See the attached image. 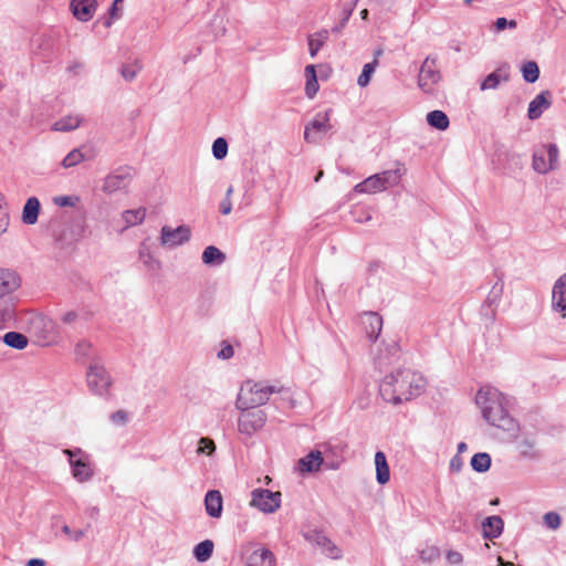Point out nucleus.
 <instances>
[{
	"label": "nucleus",
	"instance_id": "f257e3e1",
	"mask_svg": "<svg viewBox=\"0 0 566 566\" xmlns=\"http://www.w3.org/2000/svg\"><path fill=\"white\" fill-rule=\"evenodd\" d=\"M426 386L427 380L420 373L411 368H399L382 378L379 394L385 401L400 405L419 397Z\"/></svg>",
	"mask_w": 566,
	"mask_h": 566
},
{
	"label": "nucleus",
	"instance_id": "f03ea898",
	"mask_svg": "<svg viewBox=\"0 0 566 566\" xmlns=\"http://www.w3.org/2000/svg\"><path fill=\"white\" fill-rule=\"evenodd\" d=\"M475 402L491 426L509 432L512 437L516 436L518 422L509 413L507 398L501 391L494 387H483L478 391Z\"/></svg>",
	"mask_w": 566,
	"mask_h": 566
},
{
	"label": "nucleus",
	"instance_id": "7ed1b4c3",
	"mask_svg": "<svg viewBox=\"0 0 566 566\" xmlns=\"http://www.w3.org/2000/svg\"><path fill=\"white\" fill-rule=\"evenodd\" d=\"M273 394L282 395L281 398L283 401H286L290 407L294 406L292 395L289 389L266 381L247 380L240 388L235 407L238 409H247L249 407L258 408L266 403Z\"/></svg>",
	"mask_w": 566,
	"mask_h": 566
},
{
	"label": "nucleus",
	"instance_id": "20e7f679",
	"mask_svg": "<svg viewBox=\"0 0 566 566\" xmlns=\"http://www.w3.org/2000/svg\"><path fill=\"white\" fill-rule=\"evenodd\" d=\"M20 284V276L14 271L0 269V329L14 319L15 300L12 294Z\"/></svg>",
	"mask_w": 566,
	"mask_h": 566
},
{
	"label": "nucleus",
	"instance_id": "39448f33",
	"mask_svg": "<svg viewBox=\"0 0 566 566\" xmlns=\"http://www.w3.org/2000/svg\"><path fill=\"white\" fill-rule=\"evenodd\" d=\"M63 454L67 457L72 476L78 483L88 482L93 478L94 470L90 463V455L86 452L75 448L64 449Z\"/></svg>",
	"mask_w": 566,
	"mask_h": 566
},
{
	"label": "nucleus",
	"instance_id": "423d86ee",
	"mask_svg": "<svg viewBox=\"0 0 566 566\" xmlns=\"http://www.w3.org/2000/svg\"><path fill=\"white\" fill-rule=\"evenodd\" d=\"M240 410L241 413L238 418V430L240 433L251 437L264 427L268 420L265 411L253 407Z\"/></svg>",
	"mask_w": 566,
	"mask_h": 566
},
{
	"label": "nucleus",
	"instance_id": "0eeeda50",
	"mask_svg": "<svg viewBox=\"0 0 566 566\" xmlns=\"http://www.w3.org/2000/svg\"><path fill=\"white\" fill-rule=\"evenodd\" d=\"M437 62V56L429 55L426 57L419 70L418 86L427 94H432L436 90V85L441 80V73L438 70Z\"/></svg>",
	"mask_w": 566,
	"mask_h": 566
},
{
	"label": "nucleus",
	"instance_id": "6e6552de",
	"mask_svg": "<svg viewBox=\"0 0 566 566\" xmlns=\"http://www.w3.org/2000/svg\"><path fill=\"white\" fill-rule=\"evenodd\" d=\"M558 148L555 144L542 145L533 153L532 166L538 174H547L556 167Z\"/></svg>",
	"mask_w": 566,
	"mask_h": 566
},
{
	"label": "nucleus",
	"instance_id": "1a4fd4ad",
	"mask_svg": "<svg viewBox=\"0 0 566 566\" xmlns=\"http://www.w3.org/2000/svg\"><path fill=\"white\" fill-rule=\"evenodd\" d=\"M281 492H272L264 489H255L251 493L250 505L263 513H274L281 506Z\"/></svg>",
	"mask_w": 566,
	"mask_h": 566
},
{
	"label": "nucleus",
	"instance_id": "9d476101",
	"mask_svg": "<svg viewBox=\"0 0 566 566\" xmlns=\"http://www.w3.org/2000/svg\"><path fill=\"white\" fill-rule=\"evenodd\" d=\"M86 378L90 389L99 396L107 394L112 386V378L108 371L98 364L91 365Z\"/></svg>",
	"mask_w": 566,
	"mask_h": 566
},
{
	"label": "nucleus",
	"instance_id": "9b49d317",
	"mask_svg": "<svg viewBox=\"0 0 566 566\" xmlns=\"http://www.w3.org/2000/svg\"><path fill=\"white\" fill-rule=\"evenodd\" d=\"M133 180V169L122 167L105 177L102 190L105 193H114L126 190Z\"/></svg>",
	"mask_w": 566,
	"mask_h": 566
},
{
	"label": "nucleus",
	"instance_id": "f8f14e48",
	"mask_svg": "<svg viewBox=\"0 0 566 566\" xmlns=\"http://www.w3.org/2000/svg\"><path fill=\"white\" fill-rule=\"evenodd\" d=\"M329 114L331 111L317 113L314 119L305 126L304 139L307 143L316 144L327 134L332 127L329 124Z\"/></svg>",
	"mask_w": 566,
	"mask_h": 566
},
{
	"label": "nucleus",
	"instance_id": "ddd939ff",
	"mask_svg": "<svg viewBox=\"0 0 566 566\" xmlns=\"http://www.w3.org/2000/svg\"><path fill=\"white\" fill-rule=\"evenodd\" d=\"M191 231L188 226L171 228L164 226L160 230V243L164 247L176 248L190 240Z\"/></svg>",
	"mask_w": 566,
	"mask_h": 566
},
{
	"label": "nucleus",
	"instance_id": "4468645a",
	"mask_svg": "<svg viewBox=\"0 0 566 566\" xmlns=\"http://www.w3.org/2000/svg\"><path fill=\"white\" fill-rule=\"evenodd\" d=\"M516 449L520 457L526 460H537L542 457V451L534 434H523L516 442Z\"/></svg>",
	"mask_w": 566,
	"mask_h": 566
},
{
	"label": "nucleus",
	"instance_id": "2eb2a0df",
	"mask_svg": "<svg viewBox=\"0 0 566 566\" xmlns=\"http://www.w3.org/2000/svg\"><path fill=\"white\" fill-rule=\"evenodd\" d=\"M360 322L369 340H377L382 329V317L376 312H366L360 316Z\"/></svg>",
	"mask_w": 566,
	"mask_h": 566
},
{
	"label": "nucleus",
	"instance_id": "dca6fc26",
	"mask_svg": "<svg viewBox=\"0 0 566 566\" xmlns=\"http://www.w3.org/2000/svg\"><path fill=\"white\" fill-rule=\"evenodd\" d=\"M552 105V93L543 91L531 101L527 109V116L531 120H535L548 109Z\"/></svg>",
	"mask_w": 566,
	"mask_h": 566
},
{
	"label": "nucleus",
	"instance_id": "f3484780",
	"mask_svg": "<svg viewBox=\"0 0 566 566\" xmlns=\"http://www.w3.org/2000/svg\"><path fill=\"white\" fill-rule=\"evenodd\" d=\"M323 463V453L318 450H313L297 461V469L302 474L313 473L319 471Z\"/></svg>",
	"mask_w": 566,
	"mask_h": 566
},
{
	"label": "nucleus",
	"instance_id": "a211bd4d",
	"mask_svg": "<svg viewBox=\"0 0 566 566\" xmlns=\"http://www.w3.org/2000/svg\"><path fill=\"white\" fill-rule=\"evenodd\" d=\"M71 10L73 15L83 22L91 20L96 10V1L95 0H72L71 1Z\"/></svg>",
	"mask_w": 566,
	"mask_h": 566
},
{
	"label": "nucleus",
	"instance_id": "6ab92c4d",
	"mask_svg": "<svg viewBox=\"0 0 566 566\" xmlns=\"http://www.w3.org/2000/svg\"><path fill=\"white\" fill-rule=\"evenodd\" d=\"M552 307L554 311H566V273L554 283L552 291Z\"/></svg>",
	"mask_w": 566,
	"mask_h": 566
},
{
	"label": "nucleus",
	"instance_id": "aec40b11",
	"mask_svg": "<svg viewBox=\"0 0 566 566\" xmlns=\"http://www.w3.org/2000/svg\"><path fill=\"white\" fill-rule=\"evenodd\" d=\"M248 566H274V555L270 549L258 547L245 556Z\"/></svg>",
	"mask_w": 566,
	"mask_h": 566
},
{
	"label": "nucleus",
	"instance_id": "412c9836",
	"mask_svg": "<svg viewBox=\"0 0 566 566\" xmlns=\"http://www.w3.org/2000/svg\"><path fill=\"white\" fill-rule=\"evenodd\" d=\"M509 80L510 66L507 64H503L483 80L480 88L481 91L495 90L501 82H507Z\"/></svg>",
	"mask_w": 566,
	"mask_h": 566
},
{
	"label": "nucleus",
	"instance_id": "4be33fe9",
	"mask_svg": "<svg viewBox=\"0 0 566 566\" xmlns=\"http://www.w3.org/2000/svg\"><path fill=\"white\" fill-rule=\"evenodd\" d=\"M222 495L218 490H210L205 496V506L207 514L213 518H219L222 514Z\"/></svg>",
	"mask_w": 566,
	"mask_h": 566
},
{
	"label": "nucleus",
	"instance_id": "5701e85b",
	"mask_svg": "<svg viewBox=\"0 0 566 566\" xmlns=\"http://www.w3.org/2000/svg\"><path fill=\"white\" fill-rule=\"evenodd\" d=\"M503 527L504 523L500 516H489L482 523L483 537L488 539L497 538L502 534Z\"/></svg>",
	"mask_w": 566,
	"mask_h": 566
},
{
	"label": "nucleus",
	"instance_id": "b1692460",
	"mask_svg": "<svg viewBox=\"0 0 566 566\" xmlns=\"http://www.w3.org/2000/svg\"><path fill=\"white\" fill-rule=\"evenodd\" d=\"M354 190L359 193H377L385 191V187L381 182V178L378 174L369 176L364 181L357 184Z\"/></svg>",
	"mask_w": 566,
	"mask_h": 566
},
{
	"label": "nucleus",
	"instance_id": "393cba45",
	"mask_svg": "<svg viewBox=\"0 0 566 566\" xmlns=\"http://www.w3.org/2000/svg\"><path fill=\"white\" fill-rule=\"evenodd\" d=\"M146 218V209L138 208L133 210H125L122 212L120 219L124 222L123 228L119 230L124 232L126 229L138 226L144 222Z\"/></svg>",
	"mask_w": 566,
	"mask_h": 566
},
{
	"label": "nucleus",
	"instance_id": "a878e982",
	"mask_svg": "<svg viewBox=\"0 0 566 566\" xmlns=\"http://www.w3.org/2000/svg\"><path fill=\"white\" fill-rule=\"evenodd\" d=\"M376 480L379 484L384 485L390 480V470L382 451H377L375 454Z\"/></svg>",
	"mask_w": 566,
	"mask_h": 566
},
{
	"label": "nucleus",
	"instance_id": "bb28decb",
	"mask_svg": "<svg viewBox=\"0 0 566 566\" xmlns=\"http://www.w3.org/2000/svg\"><path fill=\"white\" fill-rule=\"evenodd\" d=\"M405 174L406 169L401 164H398L397 168L381 171L378 175L381 178V182L385 189H388L398 186Z\"/></svg>",
	"mask_w": 566,
	"mask_h": 566
},
{
	"label": "nucleus",
	"instance_id": "cd10ccee",
	"mask_svg": "<svg viewBox=\"0 0 566 566\" xmlns=\"http://www.w3.org/2000/svg\"><path fill=\"white\" fill-rule=\"evenodd\" d=\"M40 211V201L35 197H30L22 211V221L25 224H34L38 221Z\"/></svg>",
	"mask_w": 566,
	"mask_h": 566
},
{
	"label": "nucleus",
	"instance_id": "c85d7f7f",
	"mask_svg": "<svg viewBox=\"0 0 566 566\" xmlns=\"http://www.w3.org/2000/svg\"><path fill=\"white\" fill-rule=\"evenodd\" d=\"M201 258L206 265H221L226 261V254L214 245L207 247Z\"/></svg>",
	"mask_w": 566,
	"mask_h": 566
},
{
	"label": "nucleus",
	"instance_id": "c756f323",
	"mask_svg": "<svg viewBox=\"0 0 566 566\" xmlns=\"http://www.w3.org/2000/svg\"><path fill=\"white\" fill-rule=\"evenodd\" d=\"M82 123V118L77 115H67L56 120L52 129L55 132H70L76 129Z\"/></svg>",
	"mask_w": 566,
	"mask_h": 566
},
{
	"label": "nucleus",
	"instance_id": "7c9ffc66",
	"mask_svg": "<svg viewBox=\"0 0 566 566\" xmlns=\"http://www.w3.org/2000/svg\"><path fill=\"white\" fill-rule=\"evenodd\" d=\"M138 254L139 260L147 269L153 271L160 269V261L153 255L150 248L145 242L140 243Z\"/></svg>",
	"mask_w": 566,
	"mask_h": 566
},
{
	"label": "nucleus",
	"instance_id": "2f4dec72",
	"mask_svg": "<svg viewBox=\"0 0 566 566\" xmlns=\"http://www.w3.org/2000/svg\"><path fill=\"white\" fill-rule=\"evenodd\" d=\"M3 343L14 349H24L28 346V337L19 332H8L3 336Z\"/></svg>",
	"mask_w": 566,
	"mask_h": 566
},
{
	"label": "nucleus",
	"instance_id": "473e14b6",
	"mask_svg": "<svg viewBox=\"0 0 566 566\" xmlns=\"http://www.w3.org/2000/svg\"><path fill=\"white\" fill-rule=\"evenodd\" d=\"M427 122L431 127L439 130H446L450 124L447 114L438 109L428 113Z\"/></svg>",
	"mask_w": 566,
	"mask_h": 566
},
{
	"label": "nucleus",
	"instance_id": "72a5a7b5",
	"mask_svg": "<svg viewBox=\"0 0 566 566\" xmlns=\"http://www.w3.org/2000/svg\"><path fill=\"white\" fill-rule=\"evenodd\" d=\"M328 39V31L321 30L308 36V51L312 57L316 56L317 52L325 44Z\"/></svg>",
	"mask_w": 566,
	"mask_h": 566
},
{
	"label": "nucleus",
	"instance_id": "f704fd0d",
	"mask_svg": "<svg viewBox=\"0 0 566 566\" xmlns=\"http://www.w3.org/2000/svg\"><path fill=\"white\" fill-rule=\"evenodd\" d=\"M471 467L479 473L486 472L491 467V457L489 453L479 452L471 459Z\"/></svg>",
	"mask_w": 566,
	"mask_h": 566
},
{
	"label": "nucleus",
	"instance_id": "c9c22d12",
	"mask_svg": "<svg viewBox=\"0 0 566 566\" xmlns=\"http://www.w3.org/2000/svg\"><path fill=\"white\" fill-rule=\"evenodd\" d=\"M213 552V543L210 539H206L196 545L193 555L199 562L208 560Z\"/></svg>",
	"mask_w": 566,
	"mask_h": 566
},
{
	"label": "nucleus",
	"instance_id": "e433bc0d",
	"mask_svg": "<svg viewBox=\"0 0 566 566\" xmlns=\"http://www.w3.org/2000/svg\"><path fill=\"white\" fill-rule=\"evenodd\" d=\"M523 78L527 83H535L539 77V67L536 62L528 61L522 66Z\"/></svg>",
	"mask_w": 566,
	"mask_h": 566
},
{
	"label": "nucleus",
	"instance_id": "4c0bfd02",
	"mask_svg": "<svg viewBox=\"0 0 566 566\" xmlns=\"http://www.w3.org/2000/svg\"><path fill=\"white\" fill-rule=\"evenodd\" d=\"M378 65V60H374L370 63H367L363 67L361 74L358 76L357 84L360 87H365L369 84L370 77L375 72L376 66Z\"/></svg>",
	"mask_w": 566,
	"mask_h": 566
},
{
	"label": "nucleus",
	"instance_id": "58836bf2",
	"mask_svg": "<svg viewBox=\"0 0 566 566\" xmlns=\"http://www.w3.org/2000/svg\"><path fill=\"white\" fill-rule=\"evenodd\" d=\"M216 451V443L212 439L203 437L198 441L197 454L212 455Z\"/></svg>",
	"mask_w": 566,
	"mask_h": 566
},
{
	"label": "nucleus",
	"instance_id": "ea45409f",
	"mask_svg": "<svg viewBox=\"0 0 566 566\" xmlns=\"http://www.w3.org/2000/svg\"><path fill=\"white\" fill-rule=\"evenodd\" d=\"M212 154L216 159H223L228 154V143L223 137H218L212 144Z\"/></svg>",
	"mask_w": 566,
	"mask_h": 566
},
{
	"label": "nucleus",
	"instance_id": "a19ab883",
	"mask_svg": "<svg viewBox=\"0 0 566 566\" xmlns=\"http://www.w3.org/2000/svg\"><path fill=\"white\" fill-rule=\"evenodd\" d=\"M84 160V155L80 149H73L63 159L62 165L64 168H71Z\"/></svg>",
	"mask_w": 566,
	"mask_h": 566
},
{
	"label": "nucleus",
	"instance_id": "79ce46f5",
	"mask_svg": "<svg viewBox=\"0 0 566 566\" xmlns=\"http://www.w3.org/2000/svg\"><path fill=\"white\" fill-rule=\"evenodd\" d=\"M420 559L424 563H432L440 558V549L437 546H427L419 552Z\"/></svg>",
	"mask_w": 566,
	"mask_h": 566
},
{
	"label": "nucleus",
	"instance_id": "37998d69",
	"mask_svg": "<svg viewBox=\"0 0 566 566\" xmlns=\"http://www.w3.org/2000/svg\"><path fill=\"white\" fill-rule=\"evenodd\" d=\"M543 521H544V524L549 528V530H557L559 526H560V523H562V518H560V515L556 512H547L544 516H543Z\"/></svg>",
	"mask_w": 566,
	"mask_h": 566
},
{
	"label": "nucleus",
	"instance_id": "c03bdc74",
	"mask_svg": "<svg viewBox=\"0 0 566 566\" xmlns=\"http://www.w3.org/2000/svg\"><path fill=\"white\" fill-rule=\"evenodd\" d=\"M142 66L138 63L127 64L120 69V74L126 81H133Z\"/></svg>",
	"mask_w": 566,
	"mask_h": 566
},
{
	"label": "nucleus",
	"instance_id": "a18cd8bd",
	"mask_svg": "<svg viewBox=\"0 0 566 566\" xmlns=\"http://www.w3.org/2000/svg\"><path fill=\"white\" fill-rule=\"evenodd\" d=\"M9 226V214L4 207L3 197L0 193V234L4 233Z\"/></svg>",
	"mask_w": 566,
	"mask_h": 566
},
{
	"label": "nucleus",
	"instance_id": "49530a36",
	"mask_svg": "<svg viewBox=\"0 0 566 566\" xmlns=\"http://www.w3.org/2000/svg\"><path fill=\"white\" fill-rule=\"evenodd\" d=\"M53 201L59 207H74L78 201V198L72 196H59L55 197Z\"/></svg>",
	"mask_w": 566,
	"mask_h": 566
},
{
	"label": "nucleus",
	"instance_id": "de8ad7c7",
	"mask_svg": "<svg viewBox=\"0 0 566 566\" xmlns=\"http://www.w3.org/2000/svg\"><path fill=\"white\" fill-rule=\"evenodd\" d=\"M62 532L74 542L81 541L85 534L82 530H72L66 524L62 526Z\"/></svg>",
	"mask_w": 566,
	"mask_h": 566
},
{
	"label": "nucleus",
	"instance_id": "09e8293b",
	"mask_svg": "<svg viewBox=\"0 0 566 566\" xmlns=\"http://www.w3.org/2000/svg\"><path fill=\"white\" fill-rule=\"evenodd\" d=\"M495 30L497 32L505 30L506 28L515 29L517 22L515 20H507L506 18H497L495 23Z\"/></svg>",
	"mask_w": 566,
	"mask_h": 566
},
{
	"label": "nucleus",
	"instance_id": "8fccbe9b",
	"mask_svg": "<svg viewBox=\"0 0 566 566\" xmlns=\"http://www.w3.org/2000/svg\"><path fill=\"white\" fill-rule=\"evenodd\" d=\"M318 91L317 77L306 78L305 93L307 97L313 98Z\"/></svg>",
	"mask_w": 566,
	"mask_h": 566
},
{
	"label": "nucleus",
	"instance_id": "3c124183",
	"mask_svg": "<svg viewBox=\"0 0 566 566\" xmlns=\"http://www.w3.org/2000/svg\"><path fill=\"white\" fill-rule=\"evenodd\" d=\"M128 420L127 412L124 410H117L111 415V421L116 426H124Z\"/></svg>",
	"mask_w": 566,
	"mask_h": 566
},
{
	"label": "nucleus",
	"instance_id": "603ef678",
	"mask_svg": "<svg viewBox=\"0 0 566 566\" xmlns=\"http://www.w3.org/2000/svg\"><path fill=\"white\" fill-rule=\"evenodd\" d=\"M212 25H214L213 34L216 38L223 36L226 34V27L223 24V19L219 15H214L212 20Z\"/></svg>",
	"mask_w": 566,
	"mask_h": 566
},
{
	"label": "nucleus",
	"instance_id": "864d4df0",
	"mask_svg": "<svg viewBox=\"0 0 566 566\" xmlns=\"http://www.w3.org/2000/svg\"><path fill=\"white\" fill-rule=\"evenodd\" d=\"M450 470L454 473H459L463 467V459L460 454H455L450 460Z\"/></svg>",
	"mask_w": 566,
	"mask_h": 566
},
{
	"label": "nucleus",
	"instance_id": "5fc2aeb1",
	"mask_svg": "<svg viewBox=\"0 0 566 566\" xmlns=\"http://www.w3.org/2000/svg\"><path fill=\"white\" fill-rule=\"evenodd\" d=\"M447 560L453 565H460L463 562V556L457 551H449L447 553Z\"/></svg>",
	"mask_w": 566,
	"mask_h": 566
},
{
	"label": "nucleus",
	"instance_id": "6e6d98bb",
	"mask_svg": "<svg viewBox=\"0 0 566 566\" xmlns=\"http://www.w3.org/2000/svg\"><path fill=\"white\" fill-rule=\"evenodd\" d=\"M80 317V314L75 311L66 312L62 315L61 319L64 324L72 325L74 324Z\"/></svg>",
	"mask_w": 566,
	"mask_h": 566
},
{
	"label": "nucleus",
	"instance_id": "4d7b16f0",
	"mask_svg": "<svg viewBox=\"0 0 566 566\" xmlns=\"http://www.w3.org/2000/svg\"><path fill=\"white\" fill-rule=\"evenodd\" d=\"M234 355L233 347L230 344H224L218 353V357L221 359H229Z\"/></svg>",
	"mask_w": 566,
	"mask_h": 566
},
{
	"label": "nucleus",
	"instance_id": "13d9d810",
	"mask_svg": "<svg viewBox=\"0 0 566 566\" xmlns=\"http://www.w3.org/2000/svg\"><path fill=\"white\" fill-rule=\"evenodd\" d=\"M220 211L222 214L227 216L232 211L231 199L224 198L220 203Z\"/></svg>",
	"mask_w": 566,
	"mask_h": 566
},
{
	"label": "nucleus",
	"instance_id": "bf43d9fd",
	"mask_svg": "<svg viewBox=\"0 0 566 566\" xmlns=\"http://www.w3.org/2000/svg\"><path fill=\"white\" fill-rule=\"evenodd\" d=\"M342 462H343L342 460H333V461L324 460L323 464L325 465L326 469L337 470L340 467Z\"/></svg>",
	"mask_w": 566,
	"mask_h": 566
},
{
	"label": "nucleus",
	"instance_id": "052dcab7",
	"mask_svg": "<svg viewBox=\"0 0 566 566\" xmlns=\"http://www.w3.org/2000/svg\"><path fill=\"white\" fill-rule=\"evenodd\" d=\"M46 322H48V319L43 316H34L32 319V324H33L34 328H36L40 325L46 326Z\"/></svg>",
	"mask_w": 566,
	"mask_h": 566
},
{
	"label": "nucleus",
	"instance_id": "680f3d73",
	"mask_svg": "<svg viewBox=\"0 0 566 566\" xmlns=\"http://www.w3.org/2000/svg\"><path fill=\"white\" fill-rule=\"evenodd\" d=\"M305 76L306 78H312V76L316 77L315 65L311 64L305 67Z\"/></svg>",
	"mask_w": 566,
	"mask_h": 566
},
{
	"label": "nucleus",
	"instance_id": "e2e57ef3",
	"mask_svg": "<svg viewBox=\"0 0 566 566\" xmlns=\"http://www.w3.org/2000/svg\"><path fill=\"white\" fill-rule=\"evenodd\" d=\"M28 566H45V562L40 558L30 559Z\"/></svg>",
	"mask_w": 566,
	"mask_h": 566
},
{
	"label": "nucleus",
	"instance_id": "0e129e2a",
	"mask_svg": "<svg viewBox=\"0 0 566 566\" xmlns=\"http://www.w3.org/2000/svg\"><path fill=\"white\" fill-rule=\"evenodd\" d=\"M123 0H114L111 9H109V13L112 17H116V12H117V8H118V3L122 2Z\"/></svg>",
	"mask_w": 566,
	"mask_h": 566
},
{
	"label": "nucleus",
	"instance_id": "69168bd1",
	"mask_svg": "<svg viewBox=\"0 0 566 566\" xmlns=\"http://www.w3.org/2000/svg\"><path fill=\"white\" fill-rule=\"evenodd\" d=\"M467 450H468V446H467V443H465V442H460V443L458 444V453H457V454H460V455H461V453H462V452H465Z\"/></svg>",
	"mask_w": 566,
	"mask_h": 566
},
{
	"label": "nucleus",
	"instance_id": "338daca9",
	"mask_svg": "<svg viewBox=\"0 0 566 566\" xmlns=\"http://www.w3.org/2000/svg\"><path fill=\"white\" fill-rule=\"evenodd\" d=\"M82 67V64L81 63H74L73 65L69 66V71L70 72H74V73H77V70Z\"/></svg>",
	"mask_w": 566,
	"mask_h": 566
},
{
	"label": "nucleus",
	"instance_id": "774afa93",
	"mask_svg": "<svg viewBox=\"0 0 566 566\" xmlns=\"http://www.w3.org/2000/svg\"><path fill=\"white\" fill-rule=\"evenodd\" d=\"M499 565L497 566H515L513 563L511 562H504L501 557H499Z\"/></svg>",
	"mask_w": 566,
	"mask_h": 566
}]
</instances>
